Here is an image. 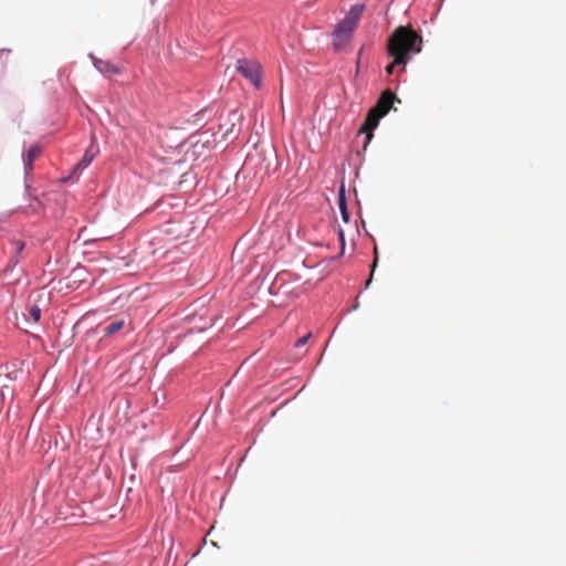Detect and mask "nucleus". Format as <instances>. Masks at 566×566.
<instances>
[{
    "label": "nucleus",
    "mask_w": 566,
    "mask_h": 566,
    "mask_svg": "<svg viewBox=\"0 0 566 566\" xmlns=\"http://www.w3.org/2000/svg\"><path fill=\"white\" fill-rule=\"evenodd\" d=\"M421 49L422 38L410 25L396 28L388 39L387 52L396 64L406 65Z\"/></svg>",
    "instance_id": "f257e3e1"
},
{
    "label": "nucleus",
    "mask_w": 566,
    "mask_h": 566,
    "mask_svg": "<svg viewBox=\"0 0 566 566\" xmlns=\"http://www.w3.org/2000/svg\"><path fill=\"white\" fill-rule=\"evenodd\" d=\"M396 99V95L390 91H385L378 98L376 105L367 113L364 125L360 130L367 134V142L373 137V130L378 126L380 118H382L390 108Z\"/></svg>",
    "instance_id": "f03ea898"
},
{
    "label": "nucleus",
    "mask_w": 566,
    "mask_h": 566,
    "mask_svg": "<svg viewBox=\"0 0 566 566\" xmlns=\"http://www.w3.org/2000/svg\"><path fill=\"white\" fill-rule=\"evenodd\" d=\"M363 11L364 6L356 4L352 7L345 18L339 21L334 31L333 44L336 50H342L350 41Z\"/></svg>",
    "instance_id": "7ed1b4c3"
},
{
    "label": "nucleus",
    "mask_w": 566,
    "mask_h": 566,
    "mask_svg": "<svg viewBox=\"0 0 566 566\" xmlns=\"http://www.w3.org/2000/svg\"><path fill=\"white\" fill-rule=\"evenodd\" d=\"M237 71L255 87L261 86V65L258 61L240 59L237 61Z\"/></svg>",
    "instance_id": "20e7f679"
},
{
    "label": "nucleus",
    "mask_w": 566,
    "mask_h": 566,
    "mask_svg": "<svg viewBox=\"0 0 566 566\" xmlns=\"http://www.w3.org/2000/svg\"><path fill=\"white\" fill-rule=\"evenodd\" d=\"M98 151V145L95 143V137L93 136L92 142L90 146L86 148L82 158L75 164V170L83 171L85 168H87L88 165L95 159Z\"/></svg>",
    "instance_id": "39448f33"
},
{
    "label": "nucleus",
    "mask_w": 566,
    "mask_h": 566,
    "mask_svg": "<svg viewBox=\"0 0 566 566\" xmlns=\"http://www.w3.org/2000/svg\"><path fill=\"white\" fill-rule=\"evenodd\" d=\"M42 153V148L38 144H31L29 148L22 153V161L24 168V177L27 178L30 170L33 169L34 159Z\"/></svg>",
    "instance_id": "423d86ee"
},
{
    "label": "nucleus",
    "mask_w": 566,
    "mask_h": 566,
    "mask_svg": "<svg viewBox=\"0 0 566 566\" xmlns=\"http://www.w3.org/2000/svg\"><path fill=\"white\" fill-rule=\"evenodd\" d=\"M88 56L92 60L94 67L104 76H109L112 74H118L119 70L109 61H104L102 59L96 57L93 53H90Z\"/></svg>",
    "instance_id": "0eeeda50"
},
{
    "label": "nucleus",
    "mask_w": 566,
    "mask_h": 566,
    "mask_svg": "<svg viewBox=\"0 0 566 566\" xmlns=\"http://www.w3.org/2000/svg\"><path fill=\"white\" fill-rule=\"evenodd\" d=\"M124 325H125L124 319L113 321L104 327V334L106 336H112V335L116 334L117 332H119L124 327Z\"/></svg>",
    "instance_id": "6e6552de"
},
{
    "label": "nucleus",
    "mask_w": 566,
    "mask_h": 566,
    "mask_svg": "<svg viewBox=\"0 0 566 566\" xmlns=\"http://www.w3.org/2000/svg\"><path fill=\"white\" fill-rule=\"evenodd\" d=\"M338 207H339L343 220L347 223L349 221V212H348L347 206H346L344 187H342L340 191H339Z\"/></svg>",
    "instance_id": "1a4fd4ad"
},
{
    "label": "nucleus",
    "mask_w": 566,
    "mask_h": 566,
    "mask_svg": "<svg viewBox=\"0 0 566 566\" xmlns=\"http://www.w3.org/2000/svg\"><path fill=\"white\" fill-rule=\"evenodd\" d=\"M29 317L32 321V323H38L40 321V318H41V308H40L39 305L33 304L29 308Z\"/></svg>",
    "instance_id": "9d476101"
},
{
    "label": "nucleus",
    "mask_w": 566,
    "mask_h": 566,
    "mask_svg": "<svg viewBox=\"0 0 566 566\" xmlns=\"http://www.w3.org/2000/svg\"><path fill=\"white\" fill-rule=\"evenodd\" d=\"M13 245H14L15 258H18L25 249V242L22 240H14ZM18 262H19V260L14 259L13 266L17 265Z\"/></svg>",
    "instance_id": "9b49d317"
},
{
    "label": "nucleus",
    "mask_w": 566,
    "mask_h": 566,
    "mask_svg": "<svg viewBox=\"0 0 566 566\" xmlns=\"http://www.w3.org/2000/svg\"><path fill=\"white\" fill-rule=\"evenodd\" d=\"M377 263H378V249H377V247H375L374 248V261H373V264H371L370 276H369V279L366 282V286H368L370 284V282H371V277L374 275V272H375V269L377 266Z\"/></svg>",
    "instance_id": "f8f14e48"
},
{
    "label": "nucleus",
    "mask_w": 566,
    "mask_h": 566,
    "mask_svg": "<svg viewBox=\"0 0 566 566\" xmlns=\"http://www.w3.org/2000/svg\"><path fill=\"white\" fill-rule=\"evenodd\" d=\"M311 336H312V333H307L305 336L298 338L295 342V346L301 347V346L305 345L308 342V339L311 338Z\"/></svg>",
    "instance_id": "ddd939ff"
},
{
    "label": "nucleus",
    "mask_w": 566,
    "mask_h": 566,
    "mask_svg": "<svg viewBox=\"0 0 566 566\" xmlns=\"http://www.w3.org/2000/svg\"><path fill=\"white\" fill-rule=\"evenodd\" d=\"M138 358H139V352H137L134 356H133V359L130 361V370H134L135 366H137L138 364Z\"/></svg>",
    "instance_id": "4468645a"
},
{
    "label": "nucleus",
    "mask_w": 566,
    "mask_h": 566,
    "mask_svg": "<svg viewBox=\"0 0 566 566\" xmlns=\"http://www.w3.org/2000/svg\"><path fill=\"white\" fill-rule=\"evenodd\" d=\"M81 172H82L81 170H75V165H74L69 174L73 177V179H77L78 176L81 175Z\"/></svg>",
    "instance_id": "2eb2a0df"
},
{
    "label": "nucleus",
    "mask_w": 566,
    "mask_h": 566,
    "mask_svg": "<svg viewBox=\"0 0 566 566\" xmlns=\"http://www.w3.org/2000/svg\"><path fill=\"white\" fill-rule=\"evenodd\" d=\"M130 461H132L133 468L136 470L137 469V464H138V454L137 453L132 454L130 455Z\"/></svg>",
    "instance_id": "dca6fc26"
},
{
    "label": "nucleus",
    "mask_w": 566,
    "mask_h": 566,
    "mask_svg": "<svg viewBox=\"0 0 566 566\" xmlns=\"http://www.w3.org/2000/svg\"><path fill=\"white\" fill-rule=\"evenodd\" d=\"M397 65H398V64H396V63H395V59H392V63H391V64H389V65L386 67V72H387L388 74H391V73H392V71H394V69H395V66H397Z\"/></svg>",
    "instance_id": "f3484780"
},
{
    "label": "nucleus",
    "mask_w": 566,
    "mask_h": 566,
    "mask_svg": "<svg viewBox=\"0 0 566 566\" xmlns=\"http://www.w3.org/2000/svg\"><path fill=\"white\" fill-rule=\"evenodd\" d=\"M72 180H74V179H73V177H72L70 174H67L66 176H63V177L60 179V181H61V182H63V184L69 182V181H72Z\"/></svg>",
    "instance_id": "a211bd4d"
},
{
    "label": "nucleus",
    "mask_w": 566,
    "mask_h": 566,
    "mask_svg": "<svg viewBox=\"0 0 566 566\" xmlns=\"http://www.w3.org/2000/svg\"><path fill=\"white\" fill-rule=\"evenodd\" d=\"M4 52H6V53H10V52H11V50H10V49H7V48H2V49L0 50V56H1Z\"/></svg>",
    "instance_id": "6ab92c4d"
},
{
    "label": "nucleus",
    "mask_w": 566,
    "mask_h": 566,
    "mask_svg": "<svg viewBox=\"0 0 566 566\" xmlns=\"http://www.w3.org/2000/svg\"><path fill=\"white\" fill-rule=\"evenodd\" d=\"M24 189H25V192H28V191H29V189H30V187H29V185H28V182H27V181H25V184H24Z\"/></svg>",
    "instance_id": "aec40b11"
},
{
    "label": "nucleus",
    "mask_w": 566,
    "mask_h": 566,
    "mask_svg": "<svg viewBox=\"0 0 566 566\" xmlns=\"http://www.w3.org/2000/svg\"><path fill=\"white\" fill-rule=\"evenodd\" d=\"M32 199H33L35 202L41 203V201H40V199H39V198L34 197V198H32Z\"/></svg>",
    "instance_id": "412c9836"
},
{
    "label": "nucleus",
    "mask_w": 566,
    "mask_h": 566,
    "mask_svg": "<svg viewBox=\"0 0 566 566\" xmlns=\"http://www.w3.org/2000/svg\"><path fill=\"white\" fill-rule=\"evenodd\" d=\"M339 237H340L342 242H344V234H343V232H342V231H340V233H339Z\"/></svg>",
    "instance_id": "4be33fe9"
}]
</instances>
